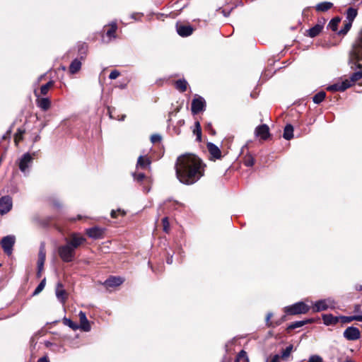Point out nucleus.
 I'll return each mask as SVG.
<instances>
[{
    "label": "nucleus",
    "mask_w": 362,
    "mask_h": 362,
    "mask_svg": "<svg viewBox=\"0 0 362 362\" xmlns=\"http://www.w3.org/2000/svg\"><path fill=\"white\" fill-rule=\"evenodd\" d=\"M332 6H333V4L331 2H327V1L322 2V3L318 4L316 6V10L318 11H326L329 10V8H331Z\"/></svg>",
    "instance_id": "473e14b6"
},
{
    "label": "nucleus",
    "mask_w": 362,
    "mask_h": 362,
    "mask_svg": "<svg viewBox=\"0 0 362 362\" xmlns=\"http://www.w3.org/2000/svg\"><path fill=\"white\" fill-rule=\"evenodd\" d=\"M175 28L177 34L182 37L191 35L194 30V28L190 25L181 22H177Z\"/></svg>",
    "instance_id": "423d86ee"
},
{
    "label": "nucleus",
    "mask_w": 362,
    "mask_h": 362,
    "mask_svg": "<svg viewBox=\"0 0 362 362\" xmlns=\"http://www.w3.org/2000/svg\"><path fill=\"white\" fill-rule=\"evenodd\" d=\"M242 358H245V360L247 361H248V358H247V353L244 351V350H241L238 356H237V358L235 359V362H239V361Z\"/></svg>",
    "instance_id": "37998d69"
},
{
    "label": "nucleus",
    "mask_w": 362,
    "mask_h": 362,
    "mask_svg": "<svg viewBox=\"0 0 362 362\" xmlns=\"http://www.w3.org/2000/svg\"><path fill=\"white\" fill-rule=\"evenodd\" d=\"M326 93L324 91H320L315 94L313 98V100L315 104H320L321 102L324 100L325 98Z\"/></svg>",
    "instance_id": "72a5a7b5"
},
{
    "label": "nucleus",
    "mask_w": 362,
    "mask_h": 362,
    "mask_svg": "<svg viewBox=\"0 0 362 362\" xmlns=\"http://www.w3.org/2000/svg\"><path fill=\"white\" fill-rule=\"evenodd\" d=\"M255 135L266 140L269 136V129L267 124H262L256 127Z\"/></svg>",
    "instance_id": "f3484780"
},
{
    "label": "nucleus",
    "mask_w": 362,
    "mask_h": 362,
    "mask_svg": "<svg viewBox=\"0 0 362 362\" xmlns=\"http://www.w3.org/2000/svg\"><path fill=\"white\" fill-rule=\"evenodd\" d=\"M105 230L100 227H93L86 229L87 235L93 239H100L103 237Z\"/></svg>",
    "instance_id": "ddd939ff"
},
{
    "label": "nucleus",
    "mask_w": 362,
    "mask_h": 362,
    "mask_svg": "<svg viewBox=\"0 0 362 362\" xmlns=\"http://www.w3.org/2000/svg\"><path fill=\"white\" fill-rule=\"evenodd\" d=\"M313 320L311 319L310 320H307L296 321V322H293V323H291V325H288V329H294L296 328H298V327H303L305 324H307L308 322H311Z\"/></svg>",
    "instance_id": "2f4dec72"
},
{
    "label": "nucleus",
    "mask_w": 362,
    "mask_h": 362,
    "mask_svg": "<svg viewBox=\"0 0 362 362\" xmlns=\"http://www.w3.org/2000/svg\"><path fill=\"white\" fill-rule=\"evenodd\" d=\"M81 62L78 59H76L73 60L69 66V71L71 72V74H76L81 69Z\"/></svg>",
    "instance_id": "cd10ccee"
},
{
    "label": "nucleus",
    "mask_w": 362,
    "mask_h": 362,
    "mask_svg": "<svg viewBox=\"0 0 362 362\" xmlns=\"http://www.w3.org/2000/svg\"><path fill=\"white\" fill-rule=\"evenodd\" d=\"M309 306L303 302H298L291 305L285 307L284 312L287 315H294L305 314L309 311Z\"/></svg>",
    "instance_id": "20e7f679"
},
{
    "label": "nucleus",
    "mask_w": 362,
    "mask_h": 362,
    "mask_svg": "<svg viewBox=\"0 0 362 362\" xmlns=\"http://www.w3.org/2000/svg\"><path fill=\"white\" fill-rule=\"evenodd\" d=\"M23 132L18 129V132L15 134L14 141L16 145L23 139Z\"/></svg>",
    "instance_id": "a18cd8bd"
},
{
    "label": "nucleus",
    "mask_w": 362,
    "mask_h": 362,
    "mask_svg": "<svg viewBox=\"0 0 362 362\" xmlns=\"http://www.w3.org/2000/svg\"><path fill=\"white\" fill-rule=\"evenodd\" d=\"M293 348V345L291 344L288 346H287L284 350H283L281 356V358L286 359L292 352Z\"/></svg>",
    "instance_id": "4c0bfd02"
},
{
    "label": "nucleus",
    "mask_w": 362,
    "mask_h": 362,
    "mask_svg": "<svg viewBox=\"0 0 362 362\" xmlns=\"http://www.w3.org/2000/svg\"><path fill=\"white\" fill-rule=\"evenodd\" d=\"M360 312H361V305L358 304L355 305L354 313H359Z\"/></svg>",
    "instance_id": "5fc2aeb1"
},
{
    "label": "nucleus",
    "mask_w": 362,
    "mask_h": 362,
    "mask_svg": "<svg viewBox=\"0 0 362 362\" xmlns=\"http://www.w3.org/2000/svg\"><path fill=\"white\" fill-rule=\"evenodd\" d=\"M163 228V230L165 233H169L170 231V223L168 217H165L162 219Z\"/></svg>",
    "instance_id": "a19ab883"
},
{
    "label": "nucleus",
    "mask_w": 362,
    "mask_h": 362,
    "mask_svg": "<svg viewBox=\"0 0 362 362\" xmlns=\"http://www.w3.org/2000/svg\"><path fill=\"white\" fill-rule=\"evenodd\" d=\"M81 216H78V219H81Z\"/></svg>",
    "instance_id": "680f3d73"
},
{
    "label": "nucleus",
    "mask_w": 362,
    "mask_h": 362,
    "mask_svg": "<svg viewBox=\"0 0 362 362\" xmlns=\"http://www.w3.org/2000/svg\"><path fill=\"white\" fill-rule=\"evenodd\" d=\"M63 322L65 325L69 327L70 328H71L73 330H77L78 329H79V327H78V325H77L76 323L74 322L71 320L70 319H68V318H64L63 320Z\"/></svg>",
    "instance_id": "c9c22d12"
},
{
    "label": "nucleus",
    "mask_w": 362,
    "mask_h": 362,
    "mask_svg": "<svg viewBox=\"0 0 362 362\" xmlns=\"http://www.w3.org/2000/svg\"><path fill=\"white\" fill-rule=\"evenodd\" d=\"M120 75V73L117 70H113L110 72L109 78L110 79H115Z\"/></svg>",
    "instance_id": "8fccbe9b"
},
{
    "label": "nucleus",
    "mask_w": 362,
    "mask_h": 362,
    "mask_svg": "<svg viewBox=\"0 0 362 362\" xmlns=\"http://www.w3.org/2000/svg\"><path fill=\"white\" fill-rule=\"evenodd\" d=\"M204 107V103L202 101L201 98H194L192 102L191 110L193 115H196Z\"/></svg>",
    "instance_id": "412c9836"
},
{
    "label": "nucleus",
    "mask_w": 362,
    "mask_h": 362,
    "mask_svg": "<svg viewBox=\"0 0 362 362\" xmlns=\"http://www.w3.org/2000/svg\"><path fill=\"white\" fill-rule=\"evenodd\" d=\"M45 286V279H43L40 283V284L37 286V288H35V290L34 291V295H36V294H38L39 293H40L43 290Z\"/></svg>",
    "instance_id": "c03bdc74"
},
{
    "label": "nucleus",
    "mask_w": 362,
    "mask_h": 362,
    "mask_svg": "<svg viewBox=\"0 0 362 362\" xmlns=\"http://www.w3.org/2000/svg\"><path fill=\"white\" fill-rule=\"evenodd\" d=\"M58 253L62 261L65 262H70L74 259L75 250L68 243L60 246L58 248Z\"/></svg>",
    "instance_id": "39448f33"
},
{
    "label": "nucleus",
    "mask_w": 362,
    "mask_h": 362,
    "mask_svg": "<svg viewBox=\"0 0 362 362\" xmlns=\"http://www.w3.org/2000/svg\"><path fill=\"white\" fill-rule=\"evenodd\" d=\"M119 214H121L122 216H124L125 215V212L123 210H121V209L112 210L110 215H111L112 218H115L117 217V215Z\"/></svg>",
    "instance_id": "49530a36"
},
{
    "label": "nucleus",
    "mask_w": 362,
    "mask_h": 362,
    "mask_svg": "<svg viewBox=\"0 0 362 362\" xmlns=\"http://www.w3.org/2000/svg\"><path fill=\"white\" fill-rule=\"evenodd\" d=\"M323 322L325 325H334L339 322V317L334 316L332 314H325L322 316Z\"/></svg>",
    "instance_id": "aec40b11"
},
{
    "label": "nucleus",
    "mask_w": 362,
    "mask_h": 362,
    "mask_svg": "<svg viewBox=\"0 0 362 362\" xmlns=\"http://www.w3.org/2000/svg\"><path fill=\"white\" fill-rule=\"evenodd\" d=\"M46 257V252H45V245L43 243L41 244L38 253V260H37V273L38 275H40V273L43 270V267L45 261Z\"/></svg>",
    "instance_id": "f8f14e48"
},
{
    "label": "nucleus",
    "mask_w": 362,
    "mask_h": 362,
    "mask_svg": "<svg viewBox=\"0 0 362 362\" xmlns=\"http://www.w3.org/2000/svg\"><path fill=\"white\" fill-rule=\"evenodd\" d=\"M244 163L247 167H251L255 164V159L252 156H249L245 158Z\"/></svg>",
    "instance_id": "79ce46f5"
},
{
    "label": "nucleus",
    "mask_w": 362,
    "mask_h": 362,
    "mask_svg": "<svg viewBox=\"0 0 362 362\" xmlns=\"http://www.w3.org/2000/svg\"><path fill=\"white\" fill-rule=\"evenodd\" d=\"M33 160V157L28 153H25L19 161V168L21 172L25 173L29 168Z\"/></svg>",
    "instance_id": "4468645a"
},
{
    "label": "nucleus",
    "mask_w": 362,
    "mask_h": 362,
    "mask_svg": "<svg viewBox=\"0 0 362 362\" xmlns=\"http://www.w3.org/2000/svg\"><path fill=\"white\" fill-rule=\"evenodd\" d=\"M352 25V22L348 21L344 24V28L339 31V34L345 35L348 33V31L351 29Z\"/></svg>",
    "instance_id": "ea45409f"
},
{
    "label": "nucleus",
    "mask_w": 362,
    "mask_h": 362,
    "mask_svg": "<svg viewBox=\"0 0 362 362\" xmlns=\"http://www.w3.org/2000/svg\"><path fill=\"white\" fill-rule=\"evenodd\" d=\"M339 18H334L330 21V22L328 24V27L332 30V31H337L338 28V24L340 22Z\"/></svg>",
    "instance_id": "f704fd0d"
},
{
    "label": "nucleus",
    "mask_w": 362,
    "mask_h": 362,
    "mask_svg": "<svg viewBox=\"0 0 362 362\" xmlns=\"http://www.w3.org/2000/svg\"><path fill=\"white\" fill-rule=\"evenodd\" d=\"M279 359L280 356L278 354H276L272 357L271 362H280Z\"/></svg>",
    "instance_id": "864d4df0"
},
{
    "label": "nucleus",
    "mask_w": 362,
    "mask_h": 362,
    "mask_svg": "<svg viewBox=\"0 0 362 362\" xmlns=\"http://www.w3.org/2000/svg\"><path fill=\"white\" fill-rule=\"evenodd\" d=\"M323 28V24L317 23L308 30V35L314 37L320 34Z\"/></svg>",
    "instance_id": "a878e982"
},
{
    "label": "nucleus",
    "mask_w": 362,
    "mask_h": 362,
    "mask_svg": "<svg viewBox=\"0 0 362 362\" xmlns=\"http://www.w3.org/2000/svg\"><path fill=\"white\" fill-rule=\"evenodd\" d=\"M15 236L7 235L2 238L1 245L4 252L8 255H11L13 252V247L15 244Z\"/></svg>",
    "instance_id": "0eeeda50"
},
{
    "label": "nucleus",
    "mask_w": 362,
    "mask_h": 362,
    "mask_svg": "<svg viewBox=\"0 0 362 362\" xmlns=\"http://www.w3.org/2000/svg\"><path fill=\"white\" fill-rule=\"evenodd\" d=\"M223 13L225 16H228L229 15V12L228 13H226L225 12V11H223Z\"/></svg>",
    "instance_id": "bf43d9fd"
},
{
    "label": "nucleus",
    "mask_w": 362,
    "mask_h": 362,
    "mask_svg": "<svg viewBox=\"0 0 362 362\" xmlns=\"http://www.w3.org/2000/svg\"><path fill=\"white\" fill-rule=\"evenodd\" d=\"M361 78H362V71H358L352 74L349 78L345 79V81H349L351 87L355 82Z\"/></svg>",
    "instance_id": "c85d7f7f"
},
{
    "label": "nucleus",
    "mask_w": 362,
    "mask_h": 362,
    "mask_svg": "<svg viewBox=\"0 0 362 362\" xmlns=\"http://www.w3.org/2000/svg\"><path fill=\"white\" fill-rule=\"evenodd\" d=\"M133 177L134 178V180L140 182V181H142L144 177H145V175L142 173H133Z\"/></svg>",
    "instance_id": "09e8293b"
},
{
    "label": "nucleus",
    "mask_w": 362,
    "mask_h": 362,
    "mask_svg": "<svg viewBox=\"0 0 362 362\" xmlns=\"http://www.w3.org/2000/svg\"><path fill=\"white\" fill-rule=\"evenodd\" d=\"M188 83L185 79H179L175 82V88L180 92H185L187 90Z\"/></svg>",
    "instance_id": "bb28decb"
},
{
    "label": "nucleus",
    "mask_w": 362,
    "mask_h": 362,
    "mask_svg": "<svg viewBox=\"0 0 362 362\" xmlns=\"http://www.w3.org/2000/svg\"><path fill=\"white\" fill-rule=\"evenodd\" d=\"M349 87H350V83H349V81H345V80H344L341 83H337L329 86L327 88V90H329V91H344Z\"/></svg>",
    "instance_id": "a211bd4d"
},
{
    "label": "nucleus",
    "mask_w": 362,
    "mask_h": 362,
    "mask_svg": "<svg viewBox=\"0 0 362 362\" xmlns=\"http://www.w3.org/2000/svg\"><path fill=\"white\" fill-rule=\"evenodd\" d=\"M192 131L193 134L196 136V140L197 141H201L202 130L201 124L199 121H196L194 122V126L192 127Z\"/></svg>",
    "instance_id": "5701e85b"
},
{
    "label": "nucleus",
    "mask_w": 362,
    "mask_h": 362,
    "mask_svg": "<svg viewBox=\"0 0 362 362\" xmlns=\"http://www.w3.org/2000/svg\"><path fill=\"white\" fill-rule=\"evenodd\" d=\"M284 138L290 140L293 137V127L291 124H287L284 130Z\"/></svg>",
    "instance_id": "c756f323"
},
{
    "label": "nucleus",
    "mask_w": 362,
    "mask_h": 362,
    "mask_svg": "<svg viewBox=\"0 0 362 362\" xmlns=\"http://www.w3.org/2000/svg\"><path fill=\"white\" fill-rule=\"evenodd\" d=\"M151 140L153 143L158 142L161 140V137L158 134H154L151 136Z\"/></svg>",
    "instance_id": "3c124183"
},
{
    "label": "nucleus",
    "mask_w": 362,
    "mask_h": 362,
    "mask_svg": "<svg viewBox=\"0 0 362 362\" xmlns=\"http://www.w3.org/2000/svg\"><path fill=\"white\" fill-rule=\"evenodd\" d=\"M37 362H49L48 359L47 357H42V358H40Z\"/></svg>",
    "instance_id": "6e6d98bb"
},
{
    "label": "nucleus",
    "mask_w": 362,
    "mask_h": 362,
    "mask_svg": "<svg viewBox=\"0 0 362 362\" xmlns=\"http://www.w3.org/2000/svg\"><path fill=\"white\" fill-rule=\"evenodd\" d=\"M86 241V239L77 234L73 233L71 235V239L69 240H66V243L71 245V247L76 250V249L79 247L81 244H83Z\"/></svg>",
    "instance_id": "9b49d317"
},
{
    "label": "nucleus",
    "mask_w": 362,
    "mask_h": 362,
    "mask_svg": "<svg viewBox=\"0 0 362 362\" xmlns=\"http://www.w3.org/2000/svg\"><path fill=\"white\" fill-rule=\"evenodd\" d=\"M308 362H323V359L318 355H313L309 358Z\"/></svg>",
    "instance_id": "de8ad7c7"
},
{
    "label": "nucleus",
    "mask_w": 362,
    "mask_h": 362,
    "mask_svg": "<svg viewBox=\"0 0 362 362\" xmlns=\"http://www.w3.org/2000/svg\"><path fill=\"white\" fill-rule=\"evenodd\" d=\"M151 160L146 156H140L136 162V169H151Z\"/></svg>",
    "instance_id": "2eb2a0df"
},
{
    "label": "nucleus",
    "mask_w": 362,
    "mask_h": 362,
    "mask_svg": "<svg viewBox=\"0 0 362 362\" xmlns=\"http://www.w3.org/2000/svg\"><path fill=\"white\" fill-rule=\"evenodd\" d=\"M56 296L57 298L62 302L64 303L66 300V291L62 284L59 283L56 288Z\"/></svg>",
    "instance_id": "b1692460"
},
{
    "label": "nucleus",
    "mask_w": 362,
    "mask_h": 362,
    "mask_svg": "<svg viewBox=\"0 0 362 362\" xmlns=\"http://www.w3.org/2000/svg\"><path fill=\"white\" fill-rule=\"evenodd\" d=\"M360 331L357 327H349L344 332V337L351 341H354L360 338Z\"/></svg>",
    "instance_id": "9d476101"
},
{
    "label": "nucleus",
    "mask_w": 362,
    "mask_h": 362,
    "mask_svg": "<svg viewBox=\"0 0 362 362\" xmlns=\"http://www.w3.org/2000/svg\"><path fill=\"white\" fill-rule=\"evenodd\" d=\"M356 289L362 292V285L356 286Z\"/></svg>",
    "instance_id": "13d9d810"
},
{
    "label": "nucleus",
    "mask_w": 362,
    "mask_h": 362,
    "mask_svg": "<svg viewBox=\"0 0 362 362\" xmlns=\"http://www.w3.org/2000/svg\"><path fill=\"white\" fill-rule=\"evenodd\" d=\"M54 85V82L52 81H49L48 83H47L46 84L42 86V87L40 88V93L42 95H46L49 88L51 87H52Z\"/></svg>",
    "instance_id": "e433bc0d"
},
{
    "label": "nucleus",
    "mask_w": 362,
    "mask_h": 362,
    "mask_svg": "<svg viewBox=\"0 0 362 362\" xmlns=\"http://www.w3.org/2000/svg\"><path fill=\"white\" fill-rule=\"evenodd\" d=\"M167 262H168V264H171V263H172V260H171V259H168Z\"/></svg>",
    "instance_id": "052dcab7"
},
{
    "label": "nucleus",
    "mask_w": 362,
    "mask_h": 362,
    "mask_svg": "<svg viewBox=\"0 0 362 362\" xmlns=\"http://www.w3.org/2000/svg\"><path fill=\"white\" fill-rule=\"evenodd\" d=\"M35 95L37 97L36 100V104L38 107L41 110L46 111L49 109L51 106V101L47 98H40L37 93L35 92Z\"/></svg>",
    "instance_id": "6ab92c4d"
},
{
    "label": "nucleus",
    "mask_w": 362,
    "mask_h": 362,
    "mask_svg": "<svg viewBox=\"0 0 362 362\" xmlns=\"http://www.w3.org/2000/svg\"><path fill=\"white\" fill-rule=\"evenodd\" d=\"M335 307V300L333 298H328L315 302L313 305L312 309L314 313H318L327 309H334Z\"/></svg>",
    "instance_id": "7ed1b4c3"
},
{
    "label": "nucleus",
    "mask_w": 362,
    "mask_h": 362,
    "mask_svg": "<svg viewBox=\"0 0 362 362\" xmlns=\"http://www.w3.org/2000/svg\"><path fill=\"white\" fill-rule=\"evenodd\" d=\"M117 26L115 23L111 24V28L107 31V35L110 37H115V33L117 30Z\"/></svg>",
    "instance_id": "58836bf2"
},
{
    "label": "nucleus",
    "mask_w": 362,
    "mask_h": 362,
    "mask_svg": "<svg viewBox=\"0 0 362 362\" xmlns=\"http://www.w3.org/2000/svg\"><path fill=\"white\" fill-rule=\"evenodd\" d=\"M360 62H362V30L353 44L349 57V64L352 69H361Z\"/></svg>",
    "instance_id": "f03ea898"
},
{
    "label": "nucleus",
    "mask_w": 362,
    "mask_h": 362,
    "mask_svg": "<svg viewBox=\"0 0 362 362\" xmlns=\"http://www.w3.org/2000/svg\"><path fill=\"white\" fill-rule=\"evenodd\" d=\"M202 160L194 153H185L180 156L175 163L176 176L180 182L192 185L202 176Z\"/></svg>",
    "instance_id": "f257e3e1"
},
{
    "label": "nucleus",
    "mask_w": 362,
    "mask_h": 362,
    "mask_svg": "<svg viewBox=\"0 0 362 362\" xmlns=\"http://www.w3.org/2000/svg\"><path fill=\"white\" fill-rule=\"evenodd\" d=\"M230 358H227L226 356H224L223 358L222 362H230Z\"/></svg>",
    "instance_id": "4d7b16f0"
},
{
    "label": "nucleus",
    "mask_w": 362,
    "mask_h": 362,
    "mask_svg": "<svg viewBox=\"0 0 362 362\" xmlns=\"http://www.w3.org/2000/svg\"><path fill=\"white\" fill-rule=\"evenodd\" d=\"M13 206L12 199L9 196L0 198V214L4 215L9 212Z\"/></svg>",
    "instance_id": "1a4fd4ad"
},
{
    "label": "nucleus",
    "mask_w": 362,
    "mask_h": 362,
    "mask_svg": "<svg viewBox=\"0 0 362 362\" xmlns=\"http://www.w3.org/2000/svg\"><path fill=\"white\" fill-rule=\"evenodd\" d=\"M272 313H267V315L266 316V322H267V325L268 327H270L272 325V322H270V319L272 318Z\"/></svg>",
    "instance_id": "603ef678"
},
{
    "label": "nucleus",
    "mask_w": 362,
    "mask_h": 362,
    "mask_svg": "<svg viewBox=\"0 0 362 362\" xmlns=\"http://www.w3.org/2000/svg\"><path fill=\"white\" fill-rule=\"evenodd\" d=\"M357 13L358 12L356 8L352 7L349 8L346 11V20L353 23L357 16Z\"/></svg>",
    "instance_id": "7c9ffc66"
},
{
    "label": "nucleus",
    "mask_w": 362,
    "mask_h": 362,
    "mask_svg": "<svg viewBox=\"0 0 362 362\" xmlns=\"http://www.w3.org/2000/svg\"><path fill=\"white\" fill-rule=\"evenodd\" d=\"M124 280L119 276H111L105 281V285L107 287H115L121 285Z\"/></svg>",
    "instance_id": "4be33fe9"
},
{
    "label": "nucleus",
    "mask_w": 362,
    "mask_h": 362,
    "mask_svg": "<svg viewBox=\"0 0 362 362\" xmlns=\"http://www.w3.org/2000/svg\"><path fill=\"white\" fill-rule=\"evenodd\" d=\"M206 147L209 153V160L211 161H216L220 160L222 158V153L221 149L214 144L208 142Z\"/></svg>",
    "instance_id": "6e6552de"
},
{
    "label": "nucleus",
    "mask_w": 362,
    "mask_h": 362,
    "mask_svg": "<svg viewBox=\"0 0 362 362\" xmlns=\"http://www.w3.org/2000/svg\"><path fill=\"white\" fill-rule=\"evenodd\" d=\"M78 317L80 320V325H78L79 329L85 332L90 331L91 327L90 322L86 317V313L83 311H80L78 313Z\"/></svg>",
    "instance_id": "dca6fc26"
},
{
    "label": "nucleus",
    "mask_w": 362,
    "mask_h": 362,
    "mask_svg": "<svg viewBox=\"0 0 362 362\" xmlns=\"http://www.w3.org/2000/svg\"><path fill=\"white\" fill-rule=\"evenodd\" d=\"M339 317L342 323H349L354 320L362 322V315L359 314L353 316H339Z\"/></svg>",
    "instance_id": "393cba45"
}]
</instances>
